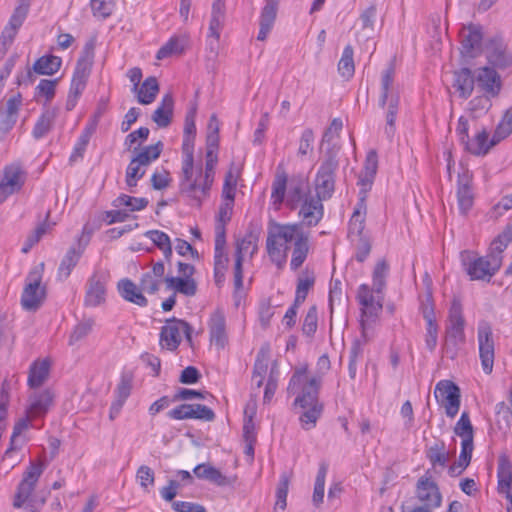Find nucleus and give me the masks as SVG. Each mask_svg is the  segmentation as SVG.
<instances>
[{
  "label": "nucleus",
  "instance_id": "f257e3e1",
  "mask_svg": "<svg viewBox=\"0 0 512 512\" xmlns=\"http://www.w3.org/2000/svg\"><path fill=\"white\" fill-rule=\"evenodd\" d=\"M321 384L322 376H309L307 364L295 367L289 380L287 392L296 395L293 405L303 410L299 421L305 430L314 428L322 415L323 404L319 400Z\"/></svg>",
  "mask_w": 512,
  "mask_h": 512
},
{
  "label": "nucleus",
  "instance_id": "f03ea898",
  "mask_svg": "<svg viewBox=\"0 0 512 512\" xmlns=\"http://www.w3.org/2000/svg\"><path fill=\"white\" fill-rule=\"evenodd\" d=\"M218 163L217 153L206 151V161L204 173L199 169L198 175L194 177V160L188 172L184 169V156L182 157V173L180 179V192L196 201L197 206H201L202 199L209 195L215 177V167Z\"/></svg>",
  "mask_w": 512,
  "mask_h": 512
},
{
  "label": "nucleus",
  "instance_id": "7ed1b4c3",
  "mask_svg": "<svg viewBox=\"0 0 512 512\" xmlns=\"http://www.w3.org/2000/svg\"><path fill=\"white\" fill-rule=\"evenodd\" d=\"M302 223L280 224L276 221H270L267 228L266 251L271 260L279 269L283 268L288 251L289 244L299 233Z\"/></svg>",
  "mask_w": 512,
  "mask_h": 512
},
{
  "label": "nucleus",
  "instance_id": "20e7f679",
  "mask_svg": "<svg viewBox=\"0 0 512 512\" xmlns=\"http://www.w3.org/2000/svg\"><path fill=\"white\" fill-rule=\"evenodd\" d=\"M395 68L392 63L382 72L381 92L379 97V106L387 108L385 134L389 140H392L395 133V120L399 110L400 95L394 87Z\"/></svg>",
  "mask_w": 512,
  "mask_h": 512
},
{
  "label": "nucleus",
  "instance_id": "39448f33",
  "mask_svg": "<svg viewBox=\"0 0 512 512\" xmlns=\"http://www.w3.org/2000/svg\"><path fill=\"white\" fill-rule=\"evenodd\" d=\"M95 43L93 40L88 41L77 60L76 67L72 76L69 94L66 101V110L71 111L75 108L78 98L84 91L88 78L91 74L93 62Z\"/></svg>",
  "mask_w": 512,
  "mask_h": 512
},
{
  "label": "nucleus",
  "instance_id": "423d86ee",
  "mask_svg": "<svg viewBox=\"0 0 512 512\" xmlns=\"http://www.w3.org/2000/svg\"><path fill=\"white\" fill-rule=\"evenodd\" d=\"M338 148L329 147L324 155L314 180L316 197L320 200H328L335 191L336 171L339 166Z\"/></svg>",
  "mask_w": 512,
  "mask_h": 512
},
{
  "label": "nucleus",
  "instance_id": "0eeeda50",
  "mask_svg": "<svg viewBox=\"0 0 512 512\" xmlns=\"http://www.w3.org/2000/svg\"><path fill=\"white\" fill-rule=\"evenodd\" d=\"M453 431L456 436L461 438V452L458 461L454 465H450V475H459L470 464L474 449V428L467 411L462 412Z\"/></svg>",
  "mask_w": 512,
  "mask_h": 512
},
{
  "label": "nucleus",
  "instance_id": "6e6552de",
  "mask_svg": "<svg viewBox=\"0 0 512 512\" xmlns=\"http://www.w3.org/2000/svg\"><path fill=\"white\" fill-rule=\"evenodd\" d=\"M192 332L193 329L187 321L172 317L167 319L160 329L159 345L164 350L176 351L182 342L183 333L186 341L192 346Z\"/></svg>",
  "mask_w": 512,
  "mask_h": 512
},
{
  "label": "nucleus",
  "instance_id": "1a4fd4ad",
  "mask_svg": "<svg viewBox=\"0 0 512 512\" xmlns=\"http://www.w3.org/2000/svg\"><path fill=\"white\" fill-rule=\"evenodd\" d=\"M460 260L464 270L472 280H483L489 282L490 279L500 269L498 258L490 259L488 256L475 257L469 251L460 253Z\"/></svg>",
  "mask_w": 512,
  "mask_h": 512
},
{
  "label": "nucleus",
  "instance_id": "9d476101",
  "mask_svg": "<svg viewBox=\"0 0 512 512\" xmlns=\"http://www.w3.org/2000/svg\"><path fill=\"white\" fill-rule=\"evenodd\" d=\"M40 266L41 268L31 270L26 277V284L21 295V305L26 311H37L46 298V288L41 286L44 264L41 263Z\"/></svg>",
  "mask_w": 512,
  "mask_h": 512
},
{
  "label": "nucleus",
  "instance_id": "9b49d317",
  "mask_svg": "<svg viewBox=\"0 0 512 512\" xmlns=\"http://www.w3.org/2000/svg\"><path fill=\"white\" fill-rule=\"evenodd\" d=\"M30 9V0H18V5L15 7L7 25L0 35V59H2L18 33V30L23 25L27 18Z\"/></svg>",
  "mask_w": 512,
  "mask_h": 512
},
{
  "label": "nucleus",
  "instance_id": "f8f14e48",
  "mask_svg": "<svg viewBox=\"0 0 512 512\" xmlns=\"http://www.w3.org/2000/svg\"><path fill=\"white\" fill-rule=\"evenodd\" d=\"M44 469L45 465L42 462H30L17 486L13 500L14 508L19 509L30 500Z\"/></svg>",
  "mask_w": 512,
  "mask_h": 512
},
{
  "label": "nucleus",
  "instance_id": "ddd939ff",
  "mask_svg": "<svg viewBox=\"0 0 512 512\" xmlns=\"http://www.w3.org/2000/svg\"><path fill=\"white\" fill-rule=\"evenodd\" d=\"M25 181L26 172L19 164L5 166L0 173V205L11 195L20 192Z\"/></svg>",
  "mask_w": 512,
  "mask_h": 512
},
{
  "label": "nucleus",
  "instance_id": "4468645a",
  "mask_svg": "<svg viewBox=\"0 0 512 512\" xmlns=\"http://www.w3.org/2000/svg\"><path fill=\"white\" fill-rule=\"evenodd\" d=\"M477 339L482 369L486 374H490L494 364V340L492 327L487 321L479 322Z\"/></svg>",
  "mask_w": 512,
  "mask_h": 512
},
{
  "label": "nucleus",
  "instance_id": "2eb2a0df",
  "mask_svg": "<svg viewBox=\"0 0 512 512\" xmlns=\"http://www.w3.org/2000/svg\"><path fill=\"white\" fill-rule=\"evenodd\" d=\"M415 495L417 500L426 508H436L441 505L442 496L439 488L431 476H428V473L418 479Z\"/></svg>",
  "mask_w": 512,
  "mask_h": 512
},
{
  "label": "nucleus",
  "instance_id": "dca6fc26",
  "mask_svg": "<svg viewBox=\"0 0 512 512\" xmlns=\"http://www.w3.org/2000/svg\"><path fill=\"white\" fill-rule=\"evenodd\" d=\"M465 319L462 315V304L459 298L454 297L450 305V346L456 350L465 344Z\"/></svg>",
  "mask_w": 512,
  "mask_h": 512
},
{
  "label": "nucleus",
  "instance_id": "f3484780",
  "mask_svg": "<svg viewBox=\"0 0 512 512\" xmlns=\"http://www.w3.org/2000/svg\"><path fill=\"white\" fill-rule=\"evenodd\" d=\"M22 107V95H13L0 107V137H4L15 126L20 108Z\"/></svg>",
  "mask_w": 512,
  "mask_h": 512
},
{
  "label": "nucleus",
  "instance_id": "a211bd4d",
  "mask_svg": "<svg viewBox=\"0 0 512 512\" xmlns=\"http://www.w3.org/2000/svg\"><path fill=\"white\" fill-rule=\"evenodd\" d=\"M196 107L191 108L185 116L184 135L182 142V154L184 156V169L187 173L190 170L193 153H194V141L196 135Z\"/></svg>",
  "mask_w": 512,
  "mask_h": 512
},
{
  "label": "nucleus",
  "instance_id": "6ab92c4d",
  "mask_svg": "<svg viewBox=\"0 0 512 512\" xmlns=\"http://www.w3.org/2000/svg\"><path fill=\"white\" fill-rule=\"evenodd\" d=\"M475 82L488 97H496L500 93L501 78L494 68L484 66L475 70Z\"/></svg>",
  "mask_w": 512,
  "mask_h": 512
},
{
  "label": "nucleus",
  "instance_id": "aec40b11",
  "mask_svg": "<svg viewBox=\"0 0 512 512\" xmlns=\"http://www.w3.org/2000/svg\"><path fill=\"white\" fill-rule=\"evenodd\" d=\"M456 195L460 212L466 214L472 208L474 202L472 173L467 169H462V172L458 174Z\"/></svg>",
  "mask_w": 512,
  "mask_h": 512
},
{
  "label": "nucleus",
  "instance_id": "412c9836",
  "mask_svg": "<svg viewBox=\"0 0 512 512\" xmlns=\"http://www.w3.org/2000/svg\"><path fill=\"white\" fill-rule=\"evenodd\" d=\"M106 301V281L98 275L93 274L86 285L84 305L86 307H97Z\"/></svg>",
  "mask_w": 512,
  "mask_h": 512
},
{
  "label": "nucleus",
  "instance_id": "4be33fe9",
  "mask_svg": "<svg viewBox=\"0 0 512 512\" xmlns=\"http://www.w3.org/2000/svg\"><path fill=\"white\" fill-rule=\"evenodd\" d=\"M320 200L316 196L306 197L299 210V216L302 223L308 227L316 226L323 217L324 208Z\"/></svg>",
  "mask_w": 512,
  "mask_h": 512
},
{
  "label": "nucleus",
  "instance_id": "5701e85b",
  "mask_svg": "<svg viewBox=\"0 0 512 512\" xmlns=\"http://www.w3.org/2000/svg\"><path fill=\"white\" fill-rule=\"evenodd\" d=\"M210 342L218 349H223L227 342L225 315L221 310L214 311L208 322Z\"/></svg>",
  "mask_w": 512,
  "mask_h": 512
},
{
  "label": "nucleus",
  "instance_id": "b1692460",
  "mask_svg": "<svg viewBox=\"0 0 512 512\" xmlns=\"http://www.w3.org/2000/svg\"><path fill=\"white\" fill-rule=\"evenodd\" d=\"M215 234L214 272L217 278L218 275L224 276L229 259L225 253L226 230L223 225H216Z\"/></svg>",
  "mask_w": 512,
  "mask_h": 512
},
{
  "label": "nucleus",
  "instance_id": "393cba45",
  "mask_svg": "<svg viewBox=\"0 0 512 512\" xmlns=\"http://www.w3.org/2000/svg\"><path fill=\"white\" fill-rule=\"evenodd\" d=\"M497 477L498 491L506 495L509 500L507 512H512V492H510L512 483V465L506 456H501L498 460Z\"/></svg>",
  "mask_w": 512,
  "mask_h": 512
},
{
  "label": "nucleus",
  "instance_id": "a878e982",
  "mask_svg": "<svg viewBox=\"0 0 512 512\" xmlns=\"http://www.w3.org/2000/svg\"><path fill=\"white\" fill-rule=\"evenodd\" d=\"M61 64L62 60L58 56H42L35 61L32 70L28 69L26 78L32 83L34 81V72L39 75H53L60 69Z\"/></svg>",
  "mask_w": 512,
  "mask_h": 512
},
{
  "label": "nucleus",
  "instance_id": "bb28decb",
  "mask_svg": "<svg viewBox=\"0 0 512 512\" xmlns=\"http://www.w3.org/2000/svg\"><path fill=\"white\" fill-rule=\"evenodd\" d=\"M308 253L309 233L305 232L302 226L293 243L292 257L290 261L291 270H298L305 262Z\"/></svg>",
  "mask_w": 512,
  "mask_h": 512
},
{
  "label": "nucleus",
  "instance_id": "cd10ccee",
  "mask_svg": "<svg viewBox=\"0 0 512 512\" xmlns=\"http://www.w3.org/2000/svg\"><path fill=\"white\" fill-rule=\"evenodd\" d=\"M193 473L197 478L208 480L217 486H232L235 482V477H227L219 469L206 463L197 465Z\"/></svg>",
  "mask_w": 512,
  "mask_h": 512
},
{
  "label": "nucleus",
  "instance_id": "c85d7f7f",
  "mask_svg": "<svg viewBox=\"0 0 512 512\" xmlns=\"http://www.w3.org/2000/svg\"><path fill=\"white\" fill-rule=\"evenodd\" d=\"M278 0H267L259 20V33L257 39L264 41L274 26L277 16Z\"/></svg>",
  "mask_w": 512,
  "mask_h": 512
},
{
  "label": "nucleus",
  "instance_id": "c756f323",
  "mask_svg": "<svg viewBox=\"0 0 512 512\" xmlns=\"http://www.w3.org/2000/svg\"><path fill=\"white\" fill-rule=\"evenodd\" d=\"M118 292L121 297L133 304H136L140 307H146L148 305L147 298L142 294L140 287L130 279L124 278L118 282L117 285Z\"/></svg>",
  "mask_w": 512,
  "mask_h": 512
},
{
  "label": "nucleus",
  "instance_id": "7c9ffc66",
  "mask_svg": "<svg viewBox=\"0 0 512 512\" xmlns=\"http://www.w3.org/2000/svg\"><path fill=\"white\" fill-rule=\"evenodd\" d=\"M308 183L302 179H292L286 196V205L296 209L306 197H311Z\"/></svg>",
  "mask_w": 512,
  "mask_h": 512
},
{
  "label": "nucleus",
  "instance_id": "2f4dec72",
  "mask_svg": "<svg viewBox=\"0 0 512 512\" xmlns=\"http://www.w3.org/2000/svg\"><path fill=\"white\" fill-rule=\"evenodd\" d=\"M475 76L469 68H462L454 73L453 87L459 96L468 98L474 89Z\"/></svg>",
  "mask_w": 512,
  "mask_h": 512
},
{
  "label": "nucleus",
  "instance_id": "473e14b6",
  "mask_svg": "<svg viewBox=\"0 0 512 512\" xmlns=\"http://www.w3.org/2000/svg\"><path fill=\"white\" fill-rule=\"evenodd\" d=\"M483 38L482 27L475 24L465 26L460 31V41L466 53L478 49Z\"/></svg>",
  "mask_w": 512,
  "mask_h": 512
},
{
  "label": "nucleus",
  "instance_id": "72a5a7b5",
  "mask_svg": "<svg viewBox=\"0 0 512 512\" xmlns=\"http://www.w3.org/2000/svg\"><path fill=\"white\" fill-rule=\"evenodd\" d=\"M174 108V99L171 93L165 94L152 114V120L161 128L170 125Z\"/></svg>",
  "mask_w": 512,
  "mask_h": 512
},
{
  "label": "nucleus",
  "instance_id": "f704fd0d",
  "mask_svg": "<svg viewBox=\"0 0 512 512\" xmlns=\"http://www.w3.org/2000/svg\"><path fill=\"white\" fill-rule=\"evenodd\" d=\"M366 212V190H361L359 200L349 221V228L351 233L359 234L364 230Z\"/></svg>",
  "mask_w": 512,
  "mask_h": 512
},
{
  "label": "nucleus",
  "instance_id": "c9c22d12",
  "mask_svg": "<svg viewBox=\"0 0 512 512\" xmlns=\"http://www.w3.org/2000/svg\"><path fill=\"white\" fill-rule=\"evenodd\" d=\"M50 372L48 359L37 360L32 363L29 370L28 385L30 388H38L47 380Z\"/></svg>",
  "mask_w": 512,
  "mask_h": 512
},
{
  "label": "nucleus",
  "instance_id": "e433bc0d",
  "mask_svg": "<svg viewBox=\"0 0 512 512\" xmlns=\"http://www.w3.org/2000/svg\"><path fill=\"white\" fill-rule=\"evenodd\" d=\"M167 289H173L185 296H194L197 292V283L192 277L167 276L164 279Z\"/></svg>",
  "mask_w": 512,
  "mask_h": 512
},
{
  "label": "nucleus",
  "instance_id": "4c0bfd02",
  "mask_svg": "<svg viewBox=\"0 0 512 512\" xmlns=\"http://www.w3.org/2000/svg\"><path fill=\"white\" fill-rule=\"evenodd\" d=\"M288 176L285 170L279 165L272 183L271 199L273 205L279 207L285 200Z\"/></svg>",
  "mask_w": 512,
  "mask_h": 512
},
{
  "label": "nucleus",
  "instance_id": "58836bf2",
  "mask_svg": "<svg viewBox=\"0 0 512 512\" xmlns=\"http://www.w3.org/2000/svg\"><path fill=\"white\" fill-rule=\"evenodd\" d=\"M53 399L54 394L49 389L34 394L28 409V413L33 417L46 414L53 403Z\"/></svg>",
  "mask_w": 512,
  "mask_h": 512
},
{
  "label": "nucleus",
  "instance_id": "ea45409f",
  "mask_svg": "<svg viewBox=\"0 0 512 512\" xmlns=\"http://www.w3.org/2000/svg\"><path fill=\"white\" fill-rule=\"evenodd\" d=\"M57 112L56 108H48L42 112L32 131L35 139L43 138L52 129Z\"/></svg>",
  "mask_w": 512,
  "mask_h": 512
},
{
  "label": "nucleus",
  "instance_id": "a19ab883",
  "mask_svg": "<svg viewBox=\"0 0 512 512\" xmlns=\"http://www.w3.org/2000/svg\"><path fill=\"white\" fill-rule=\"evenodd\" d=\"M259 232L256 230L248 231L243 238L237 240L235 255H240L243 258L248 254L250 257L258 250Z\"/></svg>",
  "mask_w": 512,
  "mask_h": 512
},
{
  "label": "nucleus",
  "instance_id": "79ce46f5",
  "mask_svg": "<svg viewBox=\"0 0 512 512\" xmlns=\"http://www.w3.org/2000/svg\"><path fill=\"white\" fill-rule=\"evenodd\" d=\"M137 99L143 105L151 104L157 97L159 92V84L157 78L150 76L144 80L141 87L138 86Z\"/></svg>",
  "mask_w": 512,
  "mask_h": 512
},
{
  "label": "nucleus",
  "instance_id": "37998d69",
  "mask_svg": "<svg viewBox=\"0 0 512 512\" xmlns=\"http://www.w3.org/2000/svg\"><path fill=\"white\" fill-rule=\"evenodd\" d=\"M348 237L354 246L356 253L355 259L358 262H363L369 256L371 251V242L369 237L363 234V231L359 234L351 233L350 228L348 229Z\"/></svg>",
  "mask_w": 512,
  "mask_h": 512
},
{
  "label": "nucleus",
  "instance_id": "c03bdc74",
  "mask_svg": "<svg viewBox=\"0 0 512 512\" xmlns=\"http://www.w3.org/2000/svg\"><path fill=\"white\" fill-rule=\"evenodd\" d=\"M421 309L423 317L427 322L426 345L428 349L433 350L437 344V326L435 316L431 305L422 302Z\"/></svg>",
  "mask_w": 512,
  "mask_h": 512
},
{
  "label": "nucleus",
  "instance_id": "a18cd8bd",
  "mask_svg": "<svg viewBox=\"0 0 512 512\" xmlns=\"http://www.w3.org/2000/svg\"><path fill=\"white\" fill-rule=\"evenodd\" d=\"M512 242V226L507 227L490 245L487 256L490 259L498 258L500 265L502 264V253Z\"/></svg>",
  "mask_w": 512,
  "mask_h": 512
},
{
  "label": "nucleus",
  "instance_id": "49530a36",
  "mask_svg": "<svg viewBox=\"0 0 512 512\" xmlns=\"http://www.w3.org/2000/svg\"><path fill=\"white\" fill-rule=\"evenodd\" d=\"M163 150V143L158 141L154 145H148L138 150L136 147L133 149L135 152L134 158L137 159L140 164L149 166L153 161L157 160Z\"/></svg>",
  "mask_w": 512,
  "mask_h": 512
},
{
  "label": "nucleus",
  "instance_id": "de8ad7c7",
  "mask_svg": "<svg viewBox=\"0 0 512 512\" xmlns=\"http://www.w3.org/2000/svg\"><path fill=\"white\" fill-rule=\"evenodd\" d=\"M426 456L431 462L433 468L446 467L448 463V451L443 441H436L427 451Z\"/></svg>",
  "mask_w": 512,
  "mask_h": 512
},
{
  "label": "nucleus",
  "instance_id": "09e8293b",
  "mask_svg": "<svg viewBox=\"0 0 512 512\" xmlns=\"http://www.w3.org/2000/svg\"><path fill=\"white\" fill-rule=\"evenodd\" d=\"M488 139L489 133L482 129L475 134L472 140H468L464 148L474 155L484 156L489 152Z\"/></svg>",
  "mask_w": 512,
  "mask_h": 512
},
{
  "label": "nucleus",
  "instance_id": "8fccbe9b",
  "mask_svg": "<svg viewBox=\"0 0 512 512\" xmlns=\"http://www.w3.org/2000/svg\"><path fill=\"white\" fill-rule=\"evenodd\" d=\"M81 255L82 251L80 249L77 250L74 247H71L66 252L58 268V277L60 279H67L70 276L73 268L77 265Z\"/></svg>",
  "mask_w": 512,
  "mask_h": 512
},
{
  "label": "nucleus",
  "instance_id": "3c124183",
  "mask_svg": "<svg viewBox=\"0 0 512 512\" xmlns=\"http://www.w3.org/2000/svg\"><path fill=\"white\" fill-rule=\"evenodd\" d=\"M185 38L171 37L157 52L156 58L163 60L174 54H182L185 50Z\"/></svg>",
  "mask_w": 512,
  "mask_h": 512
},
{
  "label": "nucleus",
  "instance_id": "603ef678",
  "mask_svg": "<svg viewBox=\"0 0 512 512\" xmlns=\"http://www.w3.org/2000/svg\"><path fill=\"white\" fill-rule=\"evenodd\" d=\"M29 418L28 416L27 417H24V418H20L14 425L13 427V432H12V435L10 437V443H9V447L6 449L4 455H3V460L9 458L12 453L18 451L21 449V445H17V438L21 435V433L28 429L29 428Z\"/></svg>",
  "mask_w": 512,
  "mask_h": 512
},
{
  "label": "nucleus",
  "instance_id": "864d4df0",
  "mask_svg": "<svg viewBox=\"0 0 512 512\" xmlns=\"http://www.w3.org/2000/svg\"><path fill=\"white\" fill-rule=\"evenodd\" d=\"M354 50L351 45H347L342 53V57L338 63V71L340 75L346 79L354 75L355 66L353 60Z\"/></svg>",
  "mask_w": 512,
  "mask_h": 512
},
{
  "label": "nucleus",
  "instance_id": "5fc2aeb1",
  "mask_svg": "<svg viewBox=\"0 0 512 512\" xmlns=\"http://www.w3.org/2000/svg\"><path fill=\"white\" fill-rule=\"evenodd\" d=\"M147 166L140 164L136 158L132 157L126 169L125 182L129 188L137 186L138 180L142 179L145 175Z\"/></svg>",
  "mask_w": 512,
  "mask_h": 512
},
{
  "label": "nucleus",
  "instance_id": "6e6d98bb",
  "mask_svg": "<svg viewBox=\"0 0 512 512\" xmlns=\"http://www.w3.org/2000/svg\"><path fill=\"white\" fill-rule=\"evenodd\" d=\"M148 203L149 201L146 198H136L126 194H121L113 200L112 205L115 208H120L121 206L129 207V211H140L146 208Z\"/></svg>",
  "mask_w": 512,
  "mask_h": 512
},
{
  "label": "nucleus",
  "instance_id": "4d7b16f0",
  "mask_svg": "<svg viewBox=\"0 0 512 512\" xmlns=\"http://www.w3.org/2000/svg\"><path fill=\"white\" fill-rule=\"evenodd\" d=\"M388 264L386 261H380L376 264L373 271V287L372 292H375L377 296L382 294L385 286H386V276L388 273Z\"/></svg>",
  "mask_w": 512,
  "mask_h": 512
},
{
  "label": "nucleus",
  "instance_id": "13d9d810",
  "mask_svg": "<svg viewBox=\"0 0 512 512\" xmlns=\"http://www.w3.org/2000/svg\"><path fill=\"white\" fill-rule=\"evenodd\" d=\"M290 474L284 472L280 476V480L276 489V503L274 510L277 512L278 509L285 510L287 503V494L289 489V483H290Z\"/></svg>",
  "mask_w": 512,
  "mask_h": 512
},
{
  "label": "nucleus",
  "instance_id": "bf43d9fd",
  "mask_svg": "<svg viewBox=\"0 0 512 512\" xmlns=\"http://www.w3.org/2000/svg\"><path fill=\"white\" fill-rule=\"evenodd\" d=\"M326 475L327 465L322 463L318 469L312 496V501L315 506H319L323 502Z\"/></svg>",
  "mask_w": 512,
  "mask_h": 512
},
{
  "label": "nucleus",
  "instance_id": "052dcab7",
  "mask_svg": "<svg viewBox=\"0 0 512 512\" xmlns=\"http://www.w3.org/2000/svg\"><path fill=\"white\" fill-rule=\"evenodd\" d=\"M116 0H90V7L94 17L106 19L114 11Z\"/></svg>",
  "mask_w": 512,
  "mask_h": 512
},
{
  "label": "nucleus",
  "instance_id": "680f3d73",
  "mask_svg": "<svg viewBox=\"0 0 512 512\" xmlns=\"http://www.w3.org/2000/svg\"><path fill=\"white\" fill-rule=\"evenodd\" d=\"M93 326L94 320L91 318L79 322L70 334L69 345H74L84 339L92 331Z\"/></svg>",
  "mask_w": 512,
  "mask_h": 512
},
{
  "label": "nucleus",
  "instance_id": "e2e57ef3",
  "mask_svg": "<svg viewBox=\"0 0 512 512\" xmlns=\"http://www.w3.org/2000/svg\"><path fill=\"white\" fill-rule=\"evenodd\" d=\"M318 327V313L315 305L311 306L303 320L302 332L307 337H313Z\"/></svg>",
  "mask_w": 512,
  "mask_h": 512
},
{
  "label": "nucleus",
  "instance_id": "0e129e2a",
  "mask_svg": "<svg viewBox=\"0 0 512 512\" xmlns=\"http://www.w3.org/2000/svg\"><path fill=\"white\" fill-rule=\"evenodd\" d=\"M267 369V359L265 358V355L260 352L255 360L252 373V380L255 382L257 388L262 386Z\"/></svg>",
  "mask_w": 512,
  "mask_h": 512
},
{
  "label": "nucleus",
  "instance_id": "69168bd1",
  "mask_svg": "<svg viewBox=\"0 0 512 512\" xmlns=\"http://www.w3.org/2000/svg\"><path fill=\"white\" fill-rule=\"evenodd\" d=\"M93 134L89 131H86L85 129L82 131L81 135L79 136L77 143L75 144L73 151L70 155L69 162L71 164L77 162L79 159H82L84 156V152L86 150V147L90 141V138Z\"/></svg>",
  "mask_w": 512,
  "mask_h": 512
},
{
  "label": "nucleus",
  "instance_id": "338daca9",
  "mask_svg": "<svg viewBox=\"0 0 512 512\" xmlns=\"http://www.w3.org/2000/svg\"><path fill=\"white\" fill-rule=\"evenodd\" d=\"M383 309V297L382 296H377V300L374 304L366 307V308H361V325L363 327V329L365 328V324L366 322H375V320L377 319L379 313L382 311Z\"/></svg>",
  "mask_w": 512,
  "mask_h": 512
},
{
  "label": "nucleus",
  "instance_id": "774afa93",
  "mask_svg": "<svg viewBox=\"0 0 512 512\" xmlns=\"http://www.w3.org/2000/svg\"><path fill=\"white\" fill-rule=\"evenodd\" d=\"M434 397L440 409L448 416V380L444 379L437 383L434 390Z\"/></svg>",
  "mask_w": 512,
  "mask_h": 512
}]
</instances>
